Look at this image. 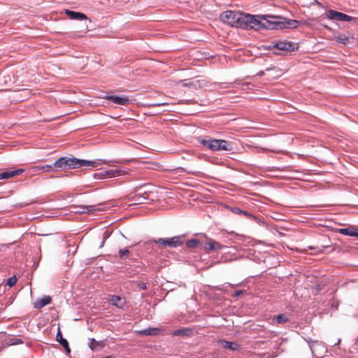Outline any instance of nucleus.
<instances>
[{"instance_id": "nucleus-1", "label": "nucleus", "mask_w": 358, "mask_h": 358, "mask_svg": "<svg viewBox=\"0 0 358 358\" xmlns=\"http://www.w3.org/2000/svg\"><path fill=\"white\" fill-rule=\"evenodd\" d=\"M262 15H252L233 10L222 12L220 15V20L231 27L256 31L262 29Z\"/></svg>"}, {"instance_id": "nucleus-2", "label": "nucleus", "mask_w": 358, "mask_h": 358, "mask_svg": "<svg viewBox=\"0 0 358 358\" xmlns=\"http://www.w3.org/2000/svg\"><path fill=\"white\" fill-rule=\"evenodd\" d=\"M105 161L98 159L95 161H90L85 159H77L74 157H62L57 159L53 163V166L55 170L66 169H78L83 166L96 167L99 165L105 164Z\"/></svg>"}, {"instance_id": "nucleus-3", "label": "nucleus", "mask_w": 358, "mask_h": 358, "mask_svg": "<svg viewBox=\"0 0 358 358\" xmlns=\"http://www.w3.org/2000/svg\"><path fill=\"white\" fill-rule=\"evenodd\" d=\"M262 29H282L285 28L295 29L299 27V22L296 20L282 19L280 17L262 15Z\"/></svg>"}, {"instance_id": "nucleus-4", "label": "nucleus", "mask_w": 358, "mask_h": 358, "mask_svg": "<svg viewBox=\"0 0 358 358\" xmlns=\"http://www.w3.org/2000/svg\"><path fill=\"white\" fill-rule=\"evenodd\" d=\"M199 143L211 151H230L232 150V143L222 139H199Z\"/></svg>"}, {"instance_id": "nucleus-5", "label": "nucleus", "mask_w": 358, "mask_h": 358, "mask_svg": "<svg viewBox=\"0 0 358 358\" xmlns=\"http://www.w3.org/2000/svg\"><path fill=\"white\" fill-rule=\"evenodd\" d=\"M268 50L278 49L285 52H293L298 49L296 44L287 41H278L271 43L267 48Z\"/></svg>"}, {"instance_id": "nucleus-6", "label": "nucleus", "mask_w": 358, "mask_h": 358, "mask_svg": "<svg viewBox=\"0 0 358 358\" xmlns=\"http://www.w3.org/2000/svg\"><path fill=\"white\" fill-rule=\"evenodd\" d=\"M326 15L328 19L336 20L338 21H354L355 22L358 21V18L351 17L345 13L334 10H329L326 13Z\"/></svg>"}, {"instance_id": "nucleus-7", "label": "nucleus", "mask_w": 358, "mask_h": 358, "mask_svg": "<svg viewBox=\"0 0 358 358\" xmlns=\"http://www.w3.org/2000/svg\"><path fill=\"white\" fill-rule=\"evenodd\" d=\"M103 99L120 106H127L130 103V100L126 96L106 95Z\"/></svg>"}, {"instance_id": "nucleus-8", "label": "nucleus", "mask_w": 358, "mask_h": 358, "mask_svg": "<svg viewBox=\"0 0 358 358\" xmlns=\"http://www.w3.org/2000/svg\"><path fill=\"white\" fill-rule=\"evenodd\" d=\"M224 248V245H222L220 243L215 241L213 239H209L208 242H207L203 248L206 251L210 252V251H218Z\"/></svg>"}, {"instance_id": "nucleus-9", "label": "nucleus", "mask_w": 358, "mask_h": 358, "mask_svg": "<svg viewBox=\"0 0 358 358\" xmlns=\"http://www.w3.org/2000/svg\"><path fill=\"white\" fill-rule=\"evenodd\" d=\"M24 171L22 169H17L15 170H6L0 173V180L8 179L13 178L16 176L22 174Z\"/></svg>"}, {"instance_id": "nucleus-10", "label": "nucleus", "mask_w": 358, "mask_h": 358, "mask_svg": "<svg viewBox=\"0 0 358 358\" xmlns=\"http://www.w3.org/2000/svg\"><path fill=\"white\" fill-rule=\"evenodd\" d=\"M108 302L119 308H122L126 304V301L124 298L117 295H110L109 296Z\"/></svg>"}, {"instance_id": "nucleus-11", "label": "nucleus", "mask_w": 358, "mask_h": 358, "mask_svg": "<svg viewBox=\"0 0 358 358\" xmlns=\"http://www.w3.org/2000/svg\"><path fill=\"white\" fill-rule=\"evenodd\" d=\"M73 208H79L76 210V213H92L96 210H100L98 205H90V206H73Z\"/></svg>"}, {"instance_id": "nucleus-12", "label": "nucleus", "mask_w": 358, "mask_h": 358, "mask_svg": "<svg viewBox=\"0 0 358 358\" xmlns=\"http://www.w3.org/2000/svg\"><path fill=\"white\" fill-rule=\"evenodd\" d=\"M217 343L222 348L224 349H229L232 351L238 350L240 348V345L236 342H231L225 340H219Z\"/></svg>"}, {"instance_id": "nucleus-13", "label": "nucleus", "mask_w": 358, "mask_h": 358, "mask_svg": "<svg viewBox=\"0 0 358 358\" xmlns=\"http://www.w3.org/2000/svg\"><path fill=\"white\" fill-rule=\"evenodd\" d=\"M56 341L64 347L67 355L71 353V349L69 348V343L65 338L62 337V334L59 328H58V331L56 335Z\"/></svg>"}, {"instance_id": "nucleus-14", "label": "nucleus", "mask_w": 358, "mask_h": 358, "mask_svg": "<svg viewBox=\"0 0 358 358\" xmlns=\"http://www.w3.org/2000/svg\"><path fill=\"white\" fill-rule=\"evenodd\" d=\"M65 13L71 20H87V15H85L83 13L76 12V11H73V10H65Z\"/></svg>"}, {"instance_id": "nucleus-15", "label": "nucleus", "mask_w": 358, "mask_h": 358, "mask_svg": "<svg viewBox=\"0 0 358 358\" xmlns=\"http://www.w3.org/2000/svg\"><path fill=\"white\" fill-rule=\"evenodd\" d=\"M51 299V297L49 296H45L41 299H39L34 303V307L37 309H41L45 306L50 303Z\"/></svg>"}, {"instance_id": "nucleus-16", "label": "nucleus", "mask_w": 358, "mask_h": 358, "mask_svg": "<svg viewBox=\"0 0 358 358\" xmlns=\"http://www.w3.org/2000/svg\"><path fill=\"white\" fill-rule=\"evenodd\" d=\"M172 335L174 336H191L192 330L189 328H182L173 331Z\"/></svg>"}, {"instance_id": "nucleus-17", "label": "nucleus", "mask_w": 358, "mask_h": 358, "mask_svg": "<svg viewBox=\"0 0 358 358\" xmlns=\"http://www.w3.org/2000/svg\"><path fill=\"white\" fill-rule=\"evenodd\" d=\"M185 235L176 236L170 238L171 241L172 248H176L183 244L185 241Z\"/></svg>"}, {"instance_id": "nucleus-18", "label": "nucleus", "mask_w": 358, "mask_h": 358, "mask_svg": "<svg viewBox=\"0 0 358 358\" xmlns=\"http://www.w3.org/2000/svg\"><path fill=\"white\" fill-rule=\"evenodd\" d=\"M159 331V329L158 328L152 327L140 331L138 334L141 336H155L157 335Z\"/></svg>"}, {"instance_id": "nucleus-19", "label": "nucleus", "mask_w": 358, "mask_h": 358, "mask_svg": "<svg viewBox=\"0 0 358 358\" xmlns=\"http://www.w3.org/2000/svg\"><path fill=\"white\" fill-rule=\"evenodd\" d=\"M108 178L115 177L117 176L124 175L126 171L120 169H111L106 171Z\"/></svg>"}, {"instance_id": "nucleus-20", "label": "nucleus", "mask_w": 358, "mask_h": 358, "mask_svg": "<svg viewBox=\"0 0 358 358\" xmlns=\"http://www.w3.org/2000/svg\"><path fill=\"white\" fill-rule=\"evenodd\" d=\"M150 242H154L155 243H159V244L163 245L165 248H166V247L172 248L171 241H170V238H159L157 240L150 241Z\"/></svg>"}, {"instance_id": "nucleus-21", "label": "nucleus", "mask_w": 358, "mask_h": 358, "mask_svg": "<svg viewBox=\"0 0 358 358\" xmlns=\"http://www.w3.org/2000/svg\"><path fill=\"white\" fill-rule=\"evenodd\" d=\"M33 170L34 171H43L44 172H49L51 170H52L54 168L53 164L52 165H43V166H34Z\"/></svg>"}, {"instance_id": "nucleus-22", "label": "nucleus", "mask_w": 358, "mask_h": 358, "mask_svg": "<svg viewBox=\"0 0 358 358\" xmlns=\"http://www.w3.org/2000/svg\"><path fill=\"white\" fill-rule=\"evenodd\" d=\"M354 229L353 227L341 228L338 229V232L343 235L352 236Z\"/></svg>"}, {"instance_id": "nucleus-23", "label": "nucleus", "mask_w": 358, "mask_h": 358, "mask_svg": "<svg viewBox=\"0 0 358 358\" xmlns=\"http://www.w3.org/2000/svg\"><path fill=\"white\" fill-rule=\"evenodd\" d=\"M199 243V241L197 239L192 238V239L188 240L186 242V246L188 248H195L198 246Z\"/></svg>"}, {"instance_id": "nucleus-24", "label": "nucleus", "mask_w": 358, "mask_h": 358, "mask_svg": "<svg viewBox=\"0 0 358 358\" xmlns=\"http://www.w3.org/2000/svg\"><path fill=\"white\" fill-rule=\"evenodd\" d=\"M278 324H284L289 320L288 317L284 314H280L274 317Z\"/></svg>"}, {"instance_id": "nucleus-25", "label": "nucleus", "mask_w": 358, "mask_h": 358, "mask_svg": "<svg viewBox=\"0 0 358 358\" xmlns=\"http://www.w3.org/2000/svg\"><path fill=\"white\" fill-rule=\"evenodd\" d=\"M336 41L343 45H346L348 43H349L350 39L348 36L345 35H341L338 36Z\"/></svg>"}, {"instance_id": "nucleus-26", "label": "nucleus", "mask_w": 358, "mask_h": 358, "mask_svg": "<svg viewBox=\"0 0 358 358\" xmlns=\"http://www.w3.org/2000/svg\"><path fill=\"white\" fill-rule=\"evenodd\" d=\"M107 171H101L99 173H96L94 175V178L96 179H103L108 178Z\"/></svg>"}, {"instance_id": "nucleus-27", "label": "nucleus", "mask_w": 358, "mask_h": 358, "mask_svg": "<svg viewBox=\"0 0 358 358\" xmlns=\"http://www.w3.org/2000/svg\"><path fill=\"white\" fill-rule=\"evenodd\" d=\"M130 252L128 249H121L119 250V256L121 259L126 258L129 256Z\"/></svg>"}, {"instance_id": "nucleus-28", "label": "nucleus", "mask_w": 358, "mask_h": 358, "mask_svg": "<svg viewBox=\"0 0 358 358\" xmlns=\"http://www.w3.org/2000/svg\"><path fill=\"white\" fill-rule=\"evenodd\" d=\"M134 201H138L139 203H142L145 202V201L147 199V198L145 196L138 194H136L134 196Z\"/></svg>"}, {"instance_id": "nucleus-29", "label": "nucleus", "mask_w": 358, "mask_h": 358, "mask_svg": "<svg viewBox=\"0 0 358 358\" xmlns=\"http://www.w3.org/2000/svg\"><path fill=\"white\" fill-rule=\"evenodd\" d=\"M17 282V278L15 276H13L9 278L7 280L6 285H8L10 287L14 286Z\"/></svg>"}, {"instance_id": "nucleus-30", "label": "nucleus", "mask_w": 358, "mask_h": 358, "mask_svg": "<svg viewBox=\"0 0 358 358\" xmlns=\"http://www.w3.org/2000/svg\"><path fill=\"white\" fill-rule=\"evenodd\" d=\"M234 212L238 214H243L244 215H245L248 217H252L251 214H250L249 213H248L246 211H243L239 208H235Z\"/></svg>"}, {"instance_id": "nucleus-31", "label": "nucleus", "mask_w": 358, "mask_h": 358, "mask_svg": "<svg viewBox=\"0 0 358 358\" xmlns=\"http://www.w3.org/2000/svg\"><path fill=\"white\" fill-rule=\"evenodd\" d=\"M98 345H99V343L94 338L90 339V343L89 346L92 350H94L96 346Z\"/></svg>"}, {"instance_id": "nucleus-32", "label": "nucleus", "mask_w": 358, "mask_h": 358, "mask_svg": "<svg viewBox=\"0 0 358 358\" xmlns=\"http://www.w3.org/2000/svg\"><path fill=\"white\" fill-rule=\"evenodd\" d=\"M23 342L19 338H12L10 345H17L21 344Z\"/></svg>"}, {"instance_id": "nucleus-33", "label": "nucleus", "mask_w": 358, "mask_h": 358, "mask_svg": "<svg viewBox=\"0 0 358 358\" xmlns=\"http://www.w3.org/2000/svg\"><path fill=\"white\" fill-rule=\"evenodd\" d=\"M245 292V290H236V291H235V292H234L233 296L234 297H238V296H240L241 295H242Z\"/></svg>"}, {"instance_id": "nucleus-34", "label": "nucleus", "mask_w": 358, "mask_h": 358, "mask_svg": "<svg viewBox=\"0 0 358 358\" xmlns=\"http://www.w3.org/2000/svg\"><path fill=\"white\" fill-rule=\"evenodd\" d=\"M165 105H166V103H157V102H155V103L150 104V106L152 107H157V106H165Z\"/></svg>"}, {"instance_id": "nucleus-35", "label": "nucleus", "mask_w": 358, "mask_h": 358, "mask_svg": "<svg viewBox=\"0 0 358 358\" xmlns=\"http://www.w3.org/2000/svg\"><path fill=\"white\" fill-rule=\"evenodd\" d=\"M310 5H317L318 6L322 7V3H320L317 0H313V1L310 3Z\"/></svg>"}, {"instance_id": "nucleus-36", "label": "nucleus", "mask_w": 358, "mask_h": 358, "mask_svg": "<svg viewBox=\"0 0 358 358\" xmlns=\"http://www.w3.org/2000/svg\"><path fill=\"white\" fill-rule=\"evenodd\" d=\"M139 287L141 289H143V290L146 289V288H147L146 285L144 282L141 283L139 285Z\"/></svg>"}, {"instance_id": "nucleus-37", "label": "nucleus", "mask_w": 358, "mask_h": 358, "mask_svg": "<svg viewBox=\"0 0 358 358\" xmlns=\"http://www.w3.org/2000/svg\"><path fill=\"white\" fill-rule=\"evenodd\" d=\"M352 236L358 237V229H354L353 236Z\"/></svg>"}, {"instance_id": "nucleus-38", "label": "nucleus", "mask_w": 358, "mask_h": 358, "mask_svg": "<svg viewBox=\"0 0 358 358\" xmlns=\"http://www.w3.org/2000/svg\"><path fill=\"white\" fill-rule=\"evenodd\" d=\"M316 289H317V290H320V286H318V285H317V286L316 287Z\"/></svg>"}, {"instance_id": "nucleus-39", "label": "nucleus", "mask_w": 358, "mask_h": 358, "mask_svg": "<svg viewBox=\"0 0 358 358\" xmlns=\"http://www.w3.org/2000/svg\"><path fill=\"white\" fill-rule=\"evenodd\" d=\"M324 27H325L327 29H330V28H329L328 26L325 25Z\"/></svg>"}, {"instance_id": "nucleus-40", "label": "nucleus", "mask_w": 358, "mask_h": 358, "mask_svg": "<svg viewBox=\"0 0 358 358\" xmlns=\"http://www.w3.org/2000/svg\"><path fill=\"white\" fill-rule=\"evenodd\" d=\"M274 52L275 54H276V55H279V54H280V53H278V52Z\"/></svg>"}]
</instances>
